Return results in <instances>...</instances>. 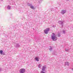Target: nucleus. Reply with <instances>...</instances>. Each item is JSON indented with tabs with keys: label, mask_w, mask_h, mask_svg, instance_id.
I'll return each mask as SVG.
<instances>
[{
	"label": "nucleus",
	"mask_w": 73,
	"mask_h": 73,
	"mask_svg": "<svg viewBox=\"0 0 73 73\" xmlns=\"http://www.w3.org/2000/svg\"><path fill=\"white\" fill-rule=\"evenodd\" d=\"M45 68H46V67H45V66H43V68H42V70H43V71H44V70H45Z\"/></svg>",
	"instance_id": "nucleus-5"
},
{
	"label": "nucleus",
	"mask_w": 73,
	"mask_h": 73,
	"mask_svg": "<svg viewBox=\"0 0 73 73\" xmlns=\"http://www.w3.org/2000/svg\"><path fill=\"white\" fill-rule=\"evenodd\" d=\"M35 59L36 61H39V58H38L36 57L35 58Z\"/></svg>",
	"instance_id": "nucleus-6"
},
{
	"label": "nucleus",
	"mask_w": 73,
	"mask_h": 73,
	"mask_svg": "<svg viewBox=\"0 0 73 73\" xmlns=\"http://www.w3.org/2000/svg\"><path fill=\"white\" fill-rule=\"evenodd\" d=\"M3 51L2 50H1L0 51V53L1 54H3Z\"/></svg>",
	"instance_id": "nucleus-8"
},
{
	"label": "nucleus",
	"mask_w": 73,
	"mask_h": 73,
	"mask_svg": "<svg viewBox=\"0 0 73 73\" xmlns=\"http://www.w3.org/2000/svg\"><path fill=\"white\" fill-rule=\"evenodd\" d=\"M65 12H66V11H64V10H62L61 12L62 14V15H64V13H65Z\"/></svg>",
	"instance_id": "nucleus-4"
},
{
	"label": "nucleus",
	"mask_w": 73,
	"mask_h": 73,
	"mask_svg": "<svg viewBox=\"0 0 73 73\" xmlns=\"http://www.w3.org/2000/svg\"><path fill=\"white\" fill-rule=\"evenodd\" d=\"M51 38L53 41H56L57 40V38L55 36V34L54 33H52Z\"/></svg>",
	"instance_id": "nucleus-1"
},
{
	"label": "nucleus",
	"mask_w": 73,
	"mask_h": 73,
	"mask_svg": "<svg viewBox=\"0 0 73 73\" xmlns=\"http://www.w3.org/2000/svg\"><path fill=\"white\" fill-rule=\"evenodd\" d=\"M58 35V36H59V37H60V35Z\"/></svg>",
	"instance_id": "nucleus-12"
},
{
	"label": "nucleus",
	"mask_w": 73,
	"mask_h": 73,
	"mask_svg": "<svg viewBox=\"0 0 73 73\" xmlns=\"http://www.w3.org/2000/svg\"><path fill=\"white\" fill-rule=\"evenodd\" d=\"M50 30V29L49 28H47L44 31V33L45 34H48V31H49Z\"/></svg>",
	"instance_id": "nucleus-3"
},
{
	"label": "nucleus",
	"mask_w": 73,
	"mask_h": 73,
	"mask_svg": "<svg viewBox=\"0 0 73 73\" xmlns=\"http://www.w3.org/2000/svg\"><path fill=\"white\" fill-rule=\"evenodd\" d=\"M66 65H69V63L68 62H67L66 63Z\"/></svg>",
	"instance_id": "nucleus-9"
},
{
	"label": "nucleus",
	"mask_w": 73,
	"mask_h": 73,
	"mask_svg": "<svg viewBox=\"0 0 73 73\" xmlns=\"http://www.w3.org/2000/svg\"><path fill=\"white\" fill-rule=\"evenodd\" d=\"M20 73H23L25 72V70L24 68H21L19 70Z\"/></svg>",
	"instance_id": "nucleus-2"
},
{
	"label": "nucleus",
	"mask_w": 73,
	"mask_h": 73,
	"mask_svg": "<svg viewBox=\"0 0 73 73\" xmlns=\"http://www.w3.org/2000/svg\"><path fill=\"white\" fill-rule=\"evenodd\" d=\"M7 8L8 9H11V7H10V6H7Z\"/></svg>",
	"instance_id": "nucleus-10"
},
{
	"label": "nucleus",
	"mask_w": 73,
	"mask_h": 73,
	"mask_svg": "<svg viewBox=\"0 0 73 73\" xmlns=\"http://www.w3.org/2000/svg\"><path fill=\"white\" fill-rule=\"evenodd\" d=\"M40 66H41V65L39 64L38 66V68H40Z\"/></svg>",
	"instance_id": "nucleus-11"
},
{
	"label": "nucleus",
	"mask_w": 73,
	"mask_h": 73,
	"mask_svg": "<svg viewBox=\"0 0 73 73\" xmlns=\"http://www.w3.org/2000/svg\"><path fill=\"white\" fill-rule=\"evenodd\" d=\"M30 8H31V9H35V8H34V7L33 6H31Z\"/></svg>",
	"instance_id": "nucleus-7"
}]
</instances>
